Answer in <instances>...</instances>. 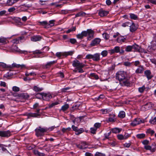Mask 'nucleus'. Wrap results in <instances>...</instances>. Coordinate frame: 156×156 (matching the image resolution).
I'll return each mask as SVG.
<instances>
[{"instance_id":"obj_57","label":"nucleus","mask_w":156,"mask_h":156,"mask_svg":"<svg viewBox=\"0 0 156 156\" xmlns=\"http://www.w3.org/2000/svg\"><path fill=\"white\" fill-rule=\"evenodd\" d=\"M69 42H70L72 44H74L76 42V40L74 38H70L69 40Z\"/></svg>"},{"instance_id":"obj_59","label":"nucleus","mask_w":156,"mask_h":156,"mask_svg":"<svg viewBox=\"0 0 156 156\" xmlns=\"http://www.w3.org/2000/svg\"><path fill=\"white\" fill-rule=\"evenodd\" d=\"M12 89L13 91L15 92H18L20 91V88L16 86H13L12 87Z\"/></svg>"},{"instance_id":"obj_25","label":"nucleus","mask_w":156,"mask_h":156,"mask_svg":"<svg viewBox=\"0 0 156 156\" xmlns=\"http://www.w3.org/2000/svg\"><path fill=\"white\" fill-rule=\"evenodd\" d=\"M133 49L134 50V51H136L137 52H140V47L138 45L136 44L133 45H132Z\"/></svg>"},{"instance_id":"obj_41","label":"nucleus","mask_w":156,"mask_h":156,"mask_svg":"<svg viewBox=\"0 0 156 156\" xmlns=\"http://www.w3.org/2000/svg\"><path fill=\"white\" fill-rule=\"evenodd\" d=\"M132 64L135 66H139L140 65V62L139 61H136L132 62Z\"/></svg>"},{"instance_id":"obj_40","label":"nucleus","mask_w":156,"mask_h":156,"mask_svg":"<svg viewBox=\"0 0 156 156\" xmlns=\"http://www.w3.org/2000/svg\"><path fill=\"white\" fill-rule=\"evenodd\" d=\"M55 22V20H50L49 21V23L48 22V28L54 26Z\"/></svg>"},{"instance_id":"obj_15","label":"nucleus","mask_w":156,"mask_h":156,"mask_svg":"<svg viewBox=\"0 0 156 156\" xmlns=\"http://www.w3.org/2000/svg\"><path fill=\"white\" fill-rule=\"evenodd\" d=\"M153 104L151 102H148L146 103L145 105L142 106V108H145L144 109L145 110H148L150 108H151L153 106Z\"/></svg>"},{"instance_id":"obj_9","label":"nucleus","mask_w":156,"mask_h":156,"mask_svg":"<svg viewBox=\"0 0 156 156\" xmlns=\"http://www.w3.org/2000/svg\"><path fill=\"white\" fill-rule=\"evenodd\" d=\"M42 37L39 35H35L32 36L30 37V40L33 42H37L40 41Z\"/></svg>"},{"instance_id":"obj_21","label":"nucleus","mask_w":156,"mask_h":156,"mask_svg":"<svg viewBox=\"0 0 156 156\" xmlns=\"http://www.w3.org/2000/svg\"><path fill=\"white\" fill-rule=\"evenodd\" d=\"M11 65V67H9V68H12L16 67V68H20L21 69H23L25 67V66L24 65L22 64L21 65L19 64H17L16 63H13L12 65Z\"/></svg>"},{"instance_id":"obj_29","label":"nucleus","mask_w":156,"mask_h":156,"mask_svg":"<svg viewBox=\"0 0 156 156\" xmlns=\"http://www.w3.org/2000/svg\"><path fill=\"white\" fill-rule=\"evenodd\" d=\"M112 133L111 131H110L108 133H106L104 134V135L105 136L104 138L103 139V140H105L107 139H109L110 138V136Z\"/></svg>"},{"instance_id":"obj_7","label":"nucleus","mask_w":156,"mask_h":156,"mask_svg":"<svg viewBox=\"0 0 156 156\" xmlns=\"http://www.w3.org/2000/svg\"><path fill=\"white\" fill-rule=\"evenodd\" d=\"M109 13L108 11L105 10L101 8L98 10V14L101 17L106 16Z\"/></svg>"},{"instance_id":"obj_36","label":"nucleus","mask_w":156,"mask_h":156,"mask_svg":"<svg viewBox=\"0 0 156 156\" xmlns=\"http://www.w3.org/2000/svg\"><path fill=\"white\" fill-rule=\"evenodd\" d=\"M145 136V134L144 133H141L137 134L136 136L137 138L141 139L144 138Z\"/></svg>"},{"instance_id":"obj_42","label":"nucleus","mask_w":156,"mask_h":156,"mask_svg":"<svg viewBox=\"0 0 156 156\" xmlns=\"http://www.w3.org/2000/svg\"><path fill=\"white\" fill-rule=\"evenodd\" d=\"M130 18L131 19L134 20H136L137 18V16L136 15H135V14H133V13H130L129 14Z\"/></svg>"},{"instance_id":"obj_34","label":"nucleus","mask_w":156,"mask_h":156,"mask_svg":"<svg viewBox=\"0 0 156 156\" xmlns=\"http://www.w3.org/2000/svg\"><path fill=\"white\" fill-rule=\"evenodd\" d=\"M144 148L147 150H150L152 152H153L155 151V149L154 148L152 149L151 146L149 145H147L144 146Z\"/></svg>"},{"instance_id":"obj_62","label":"nucleus","mask_w":156,"mask_h":156,"mask_svg":"<svg viewBox=\"0 0 156 156\" xmlns=\"http://www.w3.org/2000/svg\"><path fill=\"white\" fill-rule=\"evenodd\" d=\"M86 58L87 59H93V55L88 54L86 56Z\"/></svg>"},{"instance_id":"obj_18","label":"nucleus","mask_w":156,"mask_h":156,"mask_svg":"<svg viewBox=\"0 0 156 156\" xmlns=\"http://www.w3.org/2000/svg\"><path fill=\"white\" fill-rule=\"evenodd\" d=\"M101 59L100 54L99 53H96L93 55V60L95 62H98Z\"/></svg>"},{"instance_id":"obj_17","label":"nucleus","mask_w":156,"mask_h":156,"mask_svg":"<svg viewBox=\"0 0 156 156\" xmlns=\"http://www.w3.org/2000/svg\"><path fill=\"white\" fill-rule=\"evenodd\" d=\"M87 144L85 141H82L77 146L80 149H84L87 147Z\"/></svg>"},{"instance_id":"obj_61","label":"nucleus","mask_w":156,"mask_h":156,"mask_svg":"<svg viewBox=\"0 0 156 156\" xmlns=\"http://www.w3.org/2000/svg\"><path fill=\"white\" fill-rule=\"evenodd\" d=\"M73 54V51H69L67 52L64 53L63 54L64 55H65V56H67L68 55H71Z\"/></svg>"},{"instance_id":"obj_14","label":"nucleus","mask_w":156,"mask_h":156,"mask_svg":"<svg viewBox=\"0 0 156 156\" xmlns=\"http://www.w3.org/2000/svg\"><path fill=\"white\" fill-rule=\"evenodd\" d=\"M126 40L124 36H120L117 37L116 41L117 42L120 44H122Z\"/></svg>"},{"instance_id":"obj_44","label":"nucleus","mask_w":156,"mask_h":156,"mask_svg":"<svg viewBox=\"0 0 156 156\" xmlns=\"http://www.w3.org/2000/svg\"><path fill=\"white\" fill-rule=\"evenodd\" d=\"M146 133H147L150 134L151 136H152L154 134L155 132L154 131L151 130V129H147L146 131Z\"/></svg>"},{"instance_id":"obj_58","label":"nucleus","mask_w":156,"mask_h":156,"mask_svg":"<svg viewBox=\"0 0 156 156\" xmlns=\"http://www.w3.org/2000/svg\"><path fill=\"white\" fill-rule=\"evenodd\" d=\"M91 133L93 134H95L96 133V131L97 129L95 127L91 128L90 129Z\"/></svg>"},{"instance_id":"obj_39","label":"nucleus","mask_w":156,"mask_h":156,"mask_svg":"<svg viewBox=\"0 0 156 156\" xmlns=\"http://www.w3.org/2000/svg\"><path fill=\"white\" fill-rule=\"evenodd\" d=\"M7 40L6 38L3 37H0V43L5 44L6 43Z\"/></svg>"},{"instance_id":"obj_19","label":"nucleus","mask_w":156,"mask_h":156,"mask_svg":"<svg viewBox=\"0 0 156 156\" xmlns=\"http://www.w3.org/2000/svg\"><path fill=\"white\" fill-rule=\"evenodd\" d=\"M100 41V39L98 38H95L92 41L90 44V45L92 46H94L98 44Z\"/></svg>"},{"instance_id":"obj_11","label":"nucleus","mask_w":156,"mask_h":156,"mask_svg":"<svg viewBox=\"0 0 156 156\" xmlns=\"http://www.w3.org/2000/svg\"><path fill=\"white\" fill-rule=\"evenodd\" d=\"M57 62L56 60H54L47 62L46 64L44 66V67L45 69H49L53 65Z\"/></svg>"},{"instance_id":"obj_5","label":"nucleus","mask_w":156,"mask_h":156,"mask_svg":"<svg viewBox=\"0 0 156 156\" xmlns=\"http://www.w3.org/2000/svg\"><path fill=\"white\" fill-rule=\"evenodd\" d=\"M87 40H90L94 37V32L91 29H87Z\"/></svg>"},{"instance_id":"obj_33","label":"nucleus","mask_w":156,"mask_h":156,"mask_svg":"<svg viewBox=\"0 0 156 156\" xmlns=\"http://www.w3.org/2000/svg\"><path fill=\"white\" fill-rule=\"evenodd\" d=\"M126 114L125 112L123 111H120L118 114V116L119 118H123L125 117Z\"/></svg>"},{"instance_id":"obj_45","label":"nucleus","mask_w":156,"mask_h":156,"mask_svg":"<svg viewBox=\"0 0 156 156\" xmlns=\"http://www.w3.org/2000/svg\"><path fill=\"white\" fill-rule=\"evenodd\" d=\"M100 111L103 114H106L108 113L110 111L109 109H101Z\"/></svg>"},{"instance_id":"obj_32","label":"nucleus","mask_w":156,"mask_h":156,"mask_svg":"<svg viewBox=\"0 0 156 156\" xmlns=\"http://www.w3.org/2000/svg\"><path fill=\"white\" fill-rule=\"evenodd\" d=\"M132 45H128L126 46L125 48V51L126 52H129L133 51V48Z\"/></svg>"},{"instance_id":"obj_24","label":"nucleus","mask_w":156,"mask_h":156,"mask_svg":"<svg viewBox=\"0 0 156 156\" xmlns=\"http://www.w3.org/2000/svg\"><path fill=\"white\" fill-rule=\"evenodd\" d=\"M129 27L130 31L132 32L135 31L137 29V27L135 26V24L133 23H132L131 24H130Z\"/></svg>"},{"instance_id":"obj_51","label":"nucleus","mask_w":156,"mask_h":156,"mask_svg":"<svg viewBox=\"0 0 156 156\" xmlns=\"http://www.w3.org/2000/svg\"><path fill=\"white\" fill-rule=\"evenodd\" d=\"M131 23L129 22H127L124 23H123L122 24V26L123 27H126L129 26Z\"/></svg>"},{"instance_id":"obj_50","label":"nucleus","mask_w":156,"mask_h":156,"mask_svg":"<svg viewBox=\"0 0 156 156\" xmlns=\"http://www.w3.org/2000/svg\"><path fill=\"white\" fill-rule=\"evenodd\" d=\"M108 54V52L107 50H104L102 51L101 53V55L103 57H106Z\"/></svg>"},{"instance_id":"obj_30","label":"nucleus","mask_w":156,"mask_h":156,"mask_svg":"<svg viewBox=\"0 0 156 156\" xmlns=\"http://www.w3.org/2000/svg\"><path fill=\"white\" fill-rule=\"evenodd\" d=\"M86 15V13L82 11L80 12L75 15V17H77L80 16H84Z\"/></svg>"},{"instance_id":"obj_26","label":"nucleus","mask_w":156,"mask_h":156,"mask_svg":"<svg viewBox=\"0 0 156 156\" xmlns=\"http://www.w3.org/2000/svg\"><path fill=\"white\" fill-rule=\"evenodd\" d=\"M89 77L93 79L98 80L99 79L98 76L94 73L90 74Z\"/></svg>"},{"instance_id":"obj_49","label":"nucleus","mask_w":156,"mask_h":156,"mask_svg":"<svg viewBox=\"0 0 156 156\" xmlns=\"http://www.w3.org/2000/svg\"><path fill=\"white\" fill-rule=\"evenodd\" d=\"M145 89V87L144 85H143L142 87L138 88V91L140 93H142L144 92Z\"/></svg>"},{"instance_id":"obj_6","label":"nucleus","mask_w":156,"mask_h":156,"mask_svg":"<svg viewBox=\"0 0 156 156\" xmlns=\"http://www.w3.org/2000/svg\"><path fill=\"white\" fill-rule=\"evenodd\" d=\"M144 122V121H142L140 118H136L131 123V125L134 126Z\"/></svg>"},{"instance_id":"obj_38","label":"nucleus","mask_w":156,"mask_h":156,"mask_svg":"<svg viewBox=\"0 0 156 156\" xmlns=\"http://www.w3.org/2000/svg\"><path fill=\"white\" fill-rule=\"evenodd\" d=\"M84 131V130L83 128H81L78 129L76 132H75V134L77 135H79L82 133Z\"/></svg>"},{"instance_id":"obj_47","label":"nucleus","mask_w":156,"mask_h":156,"mask_svg":"<svg viewBox=\"0 0 156 156\" xmlns=\"http://www.w3.org/2000/svg\"><path fill=\"white\" fill-rule=\"evenodd\" d=\"M76 27H73L72 28H71L69 29L68 30L66 31V33L68 34L70 33V32H72V31H74L76 30Z\"/></svg>"},{"instance_id":"obj_23","label":"nucleus","mask_w":156,"mask_h":156,"mask_svg":"<svg viewBox=\"0 0 156 156\" xmlns=\"http://www.w3.org/2000/svg\"><path fill=\"white\" fill-rule=\"evenodd\" d=\"M19 0H8L6 2L7 5L9 6H12Z\"/></svg>"},{"instance_id":"obj_60","label":"nucleus","mask_w":156,"mask_h":156,"mask_svg":"<svg viewBox=\"0 0 156 156\" xmlns=\"http://www.w3.org/2000/svg\"><path fill=\"white\" fill-rule=\"evenodd\" d=\"M149 141L147 140H144L142 142V144L144 145V146L147 145H148L149 144Z\"/></svg>"},{"instance_id":"obj_1","label":"nucleus","mask_w":156,"mask_h":156,"mask_svg":"<svg viewBox=\"0 0 156 156\" xmlns=\"http://www.w3.org/2000/svg\"><path fill=\"white\" fill-rule=\"evenodd\" d=\"M116 78L119 81L120 84L122 86H128L129 84V81L127 79L126 73L124 71H120L117 72Z\"/></svg>"},{"instance_id":"obj_10","label":"nucleus","mask_w":156,"mask_h":156,"mask_svg":"<svg viewBox=\"0 0 156 156\" xmlns=\"http://www.w3.org/2000/svg\"><path fill=\"white\" fill-rule=\"evenodd\" d=\"M24 37L23 36H21L18 37L16 38L13 39L12 40V42L13 44H18L20 42H21L22 41L24 40Z\"/></svg>"},{"instance_id":"obj_35","label":"nucleus","mask_w":156,"mask_h":156,"mask_svg":"<svg viewBox=\"0 0 156 156\" xmlns=\"http://www.w3.org/2000/svg\"><path fill=\"white\" fill-rule=\"evenodd\" d=\"M34 153L35 154L38 156H45V154L43 153H41L37 150H35L34 151Z\"/></svg>"},{"instance_id":"obj_12","label":"nucleus","mask_w":156,"mask_h":156,"mask_svg":"<svg viewBox=\"0 0 156 156\" xmlns=\"http://www.w3.org/2000/svg\"><path fill=\"white\" fill-rule=\"evenodd\" d=\"M144 69L143 66L140 65L136 69L135 72L136 74H142L143 73Z\"/></svg>"},{"instance_id":"obj_13","label":"nucleus","mask_w":156,"mask_h":156,"mask_svg":"<svg viewBox=\"0 0 156 156\" xmlns=\"http://www.w3.org/2000/svg\"><path fill=\"white\" fill-rule=\"evenodd\" d=\"M87 31H83L80 34H78L76 35L77 38L80 39H82L84 37L87 36Z\"/></svg>"},{"instance_id":"obj_37","label":"nucleus","mask_w":156,"mask_h":156,"mask_svg":"<svg viewBox=\"0 0 156 156\" xmlns=\"http://www.w3.org/2000/svg\"><path fill=\"white\" fill-rule=\"evenodd\" d=\"M11 65H7L5 63L0 62V67H2L3 68H7L11 67Z\"/></svg>"},{"instance_id":"obj_53","label":"nucleus","mask_w":156,"mask_h":156,"mask_svg":"<svg viewBox=\"0 0 156 156\" xmlns=\"http://www.w3.org/2000/svg\"><path fill=\"white\" fill-rule=\"evenodd\" d=\"M29 116L31 117H37L40 115L38 113H30L29 115Z\"/></svg>"},{"instance_id":"obj_52","label":"nucleus","mask_w":156,"mask_h":156,"mask_svg":"<svg viewBox=\"0 0 156 156\" xmlns=\"http://www.w3.org/2000/svg\"><path fill=\"white\" fill-rule=\"evenodd\" d=\"M62 38L64 40H66V42H69V38L67 35H63L62 36Z\"/></svg>"},{"instance_id":"obj_46","label":"nucleus","mask_w":156,"mask_h":156,"mask_svg":"<svg viewBox=\"0 0 156 156\" xmlns=\"http://www.w3.org/2000/svg\"><path fill=\"white\" fill-rule=\"evenodd\" d=\"M149 122L151 124H156V116L150 119L149 120Z\"/></svg>"},{"instance_id":"obj_55","label":"nucleus","mask_w":156,"mask_h":156,"mask_svg":"<svg viewBox=\"0 0 156 156\" xmlns=\"http://www.w3.org/2000/svg\"><path fill=\"white\" fill-rule=\"evenodd\" d=\"M132 62L130 63L128 62H125L123 63V65L126 66L130 67L132 66Z\"/></svg>"},{"instance_id":"obj_16","label":"nucleus","mask_w":156,"mask_h":156,"mask_svg":"<svg viewBox=\"0 0 156 156\" xmlns=\"http://www.w3.org/2000/svg\"><path fill=\"white\" fill-rule=\"evenodd\" d=\"M10 132L9 131H0V136L2 137H9L10 136Z\"/></svg>"},{"instance_id":"obj_2","label":"nucleus","mask_w":156,"mask_h":156,"mask_svg":"<svg viewBox=\"0 0 156 156\" xmlns=\"http://www.w3.org/2000/svg\"><path fill=\"white\" fill-rule=\"evenodd\" d=\"M72 65L73 67H76L78 70V72L79 73H82L84 72L82 68L84 67L85 65L81 63L76 59L73 61Z\"/></svg>"},{"instance_id":"obj_28","label":"nucleus","mask_w":156,"mask_h":156,"mask_svg":"<svg viewBox=\"0 0 156 156\" xmlns=\"http://www.w3.org/2000/svg\"><path fill=\"white\" fill-rule=\"evenodd\" d=\"M121 129L118 128H115L112 129L111 131V132L113 133H120L121 131Z\"/></svg>"},{"instance_id":"obj_3","label":"nucleus","mask_w":156,"mask_h":156,"mask_svg":"<svg viewBox=\"0 0 156 156\" xmlns=\"http://www.w3.org/2000/svg\"><path fill=\"white\" fill-rule=\"evenodd\" d=\"M14 96L17 98L20 99L21 102H24V101L29 98V96L26 93H22L20 94H15Z\"/></svg>"},{"instance_id":"obj_20","label":"nucleus","mask_w":156,"mask_h":156,"mask_svg":"<svg viewBox=\"0 0 156 156\" xmlns=\"http://www.w3.org/2000/svg\"><path fill=\"white\" fill-rule=\"evenodd\" d=\"M144 74L148 80L151 79L153 77L150 70H146L144 72Z\"/></svg>"},{"instance_id":"obj_64","label":"nucleus","mask_w":156,"mask_h":156,"mask_svg":"<svg viewBox=\"0 0 156 156\" xmlns=\"http://www.w3.org/2000/svg\"><path fill=\"white\" fill-rule=\"evenodd\" d=\"M105 154L98 152H96L95 154V156H105Z\"/></svg>"},{"instance_id":"obj_27","label":"nucleus","mask_w":156,"mask_h":156,"mask_svg":"<svg viewBox=\"0 0 156 156\" xmlns=\"http://www.w3.org/2000/svg\"><path fill=\"white\" fill-rule=\"evenodd\" d=\"M33 89L36 92H40L42 90L43 88L42 87H39L37 86H34L33 87Z\"/></svg>"},{"instance_id":"obj_8","label":"nucleus","mask_w":156,"mask_h":156,"mask_svg":"<svg viewBox=\"0 0 156 156\" xmlns=\"http://www.w3.org/2000/svg\"><path fill=\"white\" fill-rule=\"evenodd\" d=\"M52 98L51 94L49 93H43V99L44 100L48 101Z\"/></svg>"},{"instance_id":"obj_31","label":"nucleus","mask_w":156,"mask_h":156,"mask_svg":"<svg viewBox=\"0 0 156 156\" xmlns=\"http://www.w3.org/2000/svg\"><path fill=\"white\" fill-rule=\"evenodd\" d=\"M69 107V105L68 104H66L62 107L60 110H62L63 112H64L68 109Z\"/></svg>"},{"instance_id":"obj_56","label":"nucleus","mask_w":156,"mask_h":156,"mask_svg":"<svg viewBox=\"0 0 156 156\" xmlns=\"http://www.w3.org/2000/svg\"><path fill=\"white\" fill-rule=\"evenodd\" d=\"M117 137L119 140H125L124 136L122 134H119L117 136Z\"/></svg>"},{"instance_id":"obj_54","label":"nucleus","mask_w":156,"mask_h":156,"mask_svg":"<svg viewBox=\"0 0 156 156\" xmlns=\"http://www.w3.org/2000/svg\"><path fill=\"white\" fill-rule=\"evenodd\" d=\"M103 37L106 40H108L109 37V36L108 34L107 33H104L103 34Z\"/></svg>"},{"instance_id":"obj_22","label":"nucleus","mask_w":156,"mask_h":156,"mask_svg":"<svg viewBox=\"0 0 156 156\" xmlns=\"http://www.w3.org/2000/svg\"><path fill=\"white\" fill-rule=\"evenodd\" d=\"M39 25L40 26H44L45 28H48V22L46 21H44L42 22L39 21L38 22Z\"/></svg>"},{"instance_id":"obj_4","label":"nucleus","mask_w":156,"mask_h":156,"mask_svg":"<svg viewBox=\"0 0 156 156\" xmlns=\"http://www.w3.org/2000/svg\"><path fill=\"white\" fill-rule=\"evenodd\" d=\"M48 131V129L47 127H41L39 126L38 128L36 129L35 130L36 134L37 136H43V133L44 132H47Z\"/></svg>"},{"instance_id":"obj_63","label":"nucleus","mask_w":156,"mask_h":156,"mask_svg":"<svg viewBox=\"0 0 156 156\" xmlns=\"http://www.w3.org/2000/svg\"><path fill=\"white\" fill-rule=\"evenodd\" d=\"M101 126L100 123H96L94 124V127L97 129L98 128H99Z\"/></svg>"},{"instance_id":"obj_48","label":"nucleus","mask_w":156,"mask_h":156,"mask_svg":"<svg viewBox=\"0 0 156 156\" xmlns=\"http://www.w3.org/2000/svg\"><path fill=\"white\" fill-rule=\"evenodd\" d=\"M59 104V103L58 102H55L52 103L51 104L49 105L48 107L50 108L53 107L55 105H56Z\"/></svg>"},{"instance_id":"obj_43","label":"nucleus","mask_w":156,"mask_h":156,"mask_svg":"<svg viewBox=\"0 0 156 156\" xmlns=\"http://www.w3.org/2000/svg\"><path fill=\"white\" fill-rule=\"evenodd\" d=\"M36 98L39 99H43V93H37L35 95Z\"/></svg>"}]
</instances>
